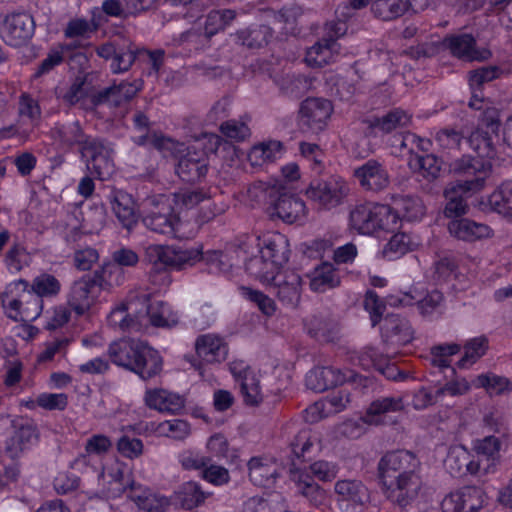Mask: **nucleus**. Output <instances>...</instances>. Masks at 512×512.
Returning a JSON list of instances; mask_svg holds the SVG:
<instances>
[{
    "instance_id": "1",
    "label": "nucleus",
    "mask_w": 512,
    "mask_h": 512,
    "mask_svg": "<svg viewBox=\"0 0 512 512\" xmlns=\"http://www.w3.org/2000/svg\"><path fill=\"white\" fill-rule=\"evenodd\" d=\"M108 355L114 364L133 371L143 380L158 375L163 366L159 352L146 342L136 339H122L111 343Z\"/></svg>"
},
{
    "instance_id": "2",
    "label": "nucleus",
    "mask_w": 512,
    "mask_h": 512,
    "mask_svg": "<svg viewBox=\"0 0 512 512\" xmlns=\"http://www.w3.org/2000/svg\"><path fill=\"white\" fill-rule=\"evenodd\" d=\"M191 259L186 250L158 244L149 245L145 249L144 260L151 265L150 282L161 288L171 283L168 269H181Z\"/></svg>"
},
{
    "instance_id": "3",
    "label": "nucleus",
    "mask_w": 512,
    "mask_h": 512,
    "mask_svg": "<svg viewBox=\"0 0 512 512\" xmlns=\"http://www.w3.org/2000/svg\"><path fill=\"white\" fill-rule=\"evenodd\" d=\"M451 171L461 177L453 182L452 192L476 193L483 189L491 173V164L481 157L462 156L451 163Z\"/></svg>"
},
{
    "instance_id": "4",
    "label": "nucleus",
    "mask_w": 512,
    "mask_h": 512,
    "mask_svg": "<svg viewBox=\"0 0 512 512\" xmlns=\"http://www.w3.org/2000/svg\"><path fill=\"white\" fill-rule=\"evenodd\" d=\"M349 192V185L342 177L331 175L313 180L306 195L319 209L332 210L344 203Z\"/></svg>"
},
{
    "instance_id": "5",
    "label": "nucleus",
    "mask_w": 512,
    "mask_h": 512,
    "mask_svg": "<svg viewBox=\"0 0 512 512\" xmlns=\"http://www.w3.org/2000/svg\"><path fill=\"white\" fill-rule=\"evenodd\" d=\"M143 203L150 208L142 219L147 229L167 236L177 235L179 218L173 213L165 195L147 197Z\"/></svg>"
},
{
    "instance_id": "6",
    "label": "nucleus",
    "mask_w": 512,
    "mask_h": 512,
    "mask_svg": "<svg viewBox=\"0 0 512 512\" xmlns=\"http://www.w3.org/2000/svg\"><path fill=\"white\" fill-rule=\"evenodd\" d=\"M391 300V304L401 306L416 304L419 314L431 321L441 318L445 313V298L437 289L423 290L412 287L401 298Z\"/></svg>"
},
{
    "instance_id": "7",
    "label": "nucleus",
    "mask_w": 512,
    "mask_h": 512,
    "mask_svg": "<svg viewBox=\"0 0 512 512\" xmlns=\"http://www.w3.org/2000/svg\"><path fill=\"white\" fill-rule=\"evenodd\" d=\"M423 486L421 471L395 476L382 483L385 497L402 508L416 501Z\"/></svg>"
},
{
    "instance_id": "8",
    "label": "nucleus",
    "mask_w": 512,
    "mask_h": 512,
    "mask_svg": "<svg viewBox=\"0 0 512 512\" xmlns=\"http://www.w3.org/2000/svg\"><path fill=\"white\" fill-rule=\"evenodd\" d=\"M421 471L418 457L408 450H396L386 453L378 463V474L381 483L395 476L407 475Z\"/></svg>"
},
{
    "instance_id": "9",
    "label": "nucleus",
    "mask_w": 512,
    "mask_h": 512,
    "mask_svg": "<svg viewBox=\"0 0 512 512\" xmlns=\"http://www.w3.org/2000/svg\"><path fill=\"white\" fill-rule=\"evenodd\" d=\"M362 377L353 370H341L335 367H315L311 369L305 378L308 389L314 392H323L345 382H357Z\"/></svg>"
},
{
    "instance_id": "10",
    "label": "nucleus",
    "mask_w": 512,
    "mask_h": 512,
    "mask_svg": "<svg viewBox=\"0 0 512 512\" xmlns=\"http://www.w3.org/2000/svg\"><path fill=\"white\" fill-rule=\"evenodd\" d=\"M82 158L86 161V167L91 175L100 180L108 179L114 172V164L111 158V148L101 139L96 138L89 142L82 151Z\"/></svg>"
},
{
    "instance_id": "11",
    "label": "nucleus",
    "mask_w": 512,
    "mask_h": 512,
    "mask_svg": "<svg viewBox=\"0 0 512 512\" xmlns=\"http://www.w3.org/2000/svg\"><path fill=\"white\" fill-rule=\"evenodd\" d=\"M17 286L22 287L23 294L5 304L7 316L14 321L28 322L37 319L42 311L43 300L28 291V281L20 279Z\"/></svg>"
},
{
    "instance_id": "12",
    "label": "nucleus",
    "mask_w": 512,
    "mask_h": 512,
    "mask_svg": "<svg viewBox=\"0 0 512 512\" xmlns=\"http://www.w3.org/2000/svg\"><path fill=\"white\" fill-rule=\"evenodd\" d=\"M34 30V19L27 13L10 14L0 25L2 39L13 47L25 44L33 36Z\"/></svg>"
},
{
    "instance_id": "13",
    "label": "nucleus",
    "mask_w": 512,
    "mask_h": 512,
    "mask_svg": "<svg viewBox=\"0 0 512 512\" xmlns=\"http://www.w3.org/2000/svg\"><path fill=\"white\" fill-rule=\"evenodd\" d=\"M100 293L92 276L86 274L72 283L67 295L68 306L81 316L90 310Z\"/></svg>"
},
{
    "instance_id": "14",
    "label": "nucleus",
    "mask_w": 512,
    "mask_h": 512,
    "mask_svg": "<svg viewBox=\"0 0 512 512\" xmlns=\"http://www.w3.org/2000/svg\"><path fill=\"white\" fill-rule=\"evenodd\" d=\"M269 284L274 287L276 297L284 307L297 308L302 294V278L296 271H279Z\"/></svg>"
},
{
    "instance_id": "15",
    "label": "nucleus",
    "mask_w": 512,
    "mask_h": 512,
    "mask_svg": "<svg viewBox=\"0 0 512 512\" xmlns=\"http://www.w3.org/2000/svg\"><path fill=\"white\" fill-rule=\"evenodd\" d=\"M333 112L332 103L324 98H307L300 106V121L312 132L325 129L327 121Z\"/></svg>"
},
{
    "instance_id": "16",
    "label": "nucleus",
    "mask_w": 512,
    "mask_h": 512,
    "mask_svg": "<svg viewBox=\"0 0 512 512\" xmlns=\"http://www.w3.org/2000/svg\"><path fill=\"white\" fill-rule=\"evenodd\" d=\"M142 88V81H121L120 83L104 88L92 96L94 106L108 105L118 107L129 102Z\"/></svg>"
},
{
    "instance_id": "17",
    "label": "nucleus",
    "mask_w": 512,
    "mask_h": 512,
    "mask_svg": "<svg viewBox=\"0 0 512 512\" xmlns=\"http://www.w3.org/2000/svg\"><path fill=\"white\" fill-rule=\"evenodd\" d=\"M208 171V158L205 150L191 145L179 158L176 173L186 182H196L204 178Z\"/></svg>"
},
{
    "instance_id": "18",
    "label": "nucleus",
    "mask_w": 512,
    "mask_h": 512,
    "mask_svg": "<svg viewBox=\"0 0 512 512\" xmlns=\"http://www.w3.org/2000/svg\"><path fill=\"white\" fill-rule=\"evenodd\" d=\"M354 177L366 191L380 192L390 184L387 168L377 160L370 159L354 169Z\"/></svg>"
},
{
    "instance_id": "19",
    "label": "nucleus",
    "mask_w": 512,
    "mask_h": 512,
    "mask_svg": "<svg viewBox=\"0 0 512 512\" xmlns=\"http://www.w3.org/2000/svg\"><path fill=\"white\" fill-rule=\"evenodd\" d=\"M268 214L271 218H279L283 222L292 224L302 220L306 215L304 201L296 195L281 192L272 205L268 207Z\"/></svg>"
},
{
    "instance_id": "20",
    "label": "nucleus",
    "mask_w": 512,
    "mask_h": 512,
    "mask_svg": "<svg viewBox=\"0 0 512 512\" xmlns=\"http://www.w3.org/2000/svg\"><path fill=\"white\" fill-rule=\"evenodd\" d=\"M195 351L198 358L207 364L221 363L228 356V345L221 336L207 333L196 338Z\"/></svg>"
},
{
    "instance_id": "21",
    "label": "nucleus",
    "mask_w": 512,
    "mask_h": 512,
    "mask_svg": "<svg viewBox=\"0 0 512 512\" xmlns=\"http://www.w3.org/2000/svg\"><path fill=\"white\" fill-rule=\"evenodd\" d=\"M381 332L384 341L391 345H406L413 339V329L409 321L395 314L384 317Z\"/></svg>"
},
{
    "instance_id": "22",
    "label": "nucleus",
    "mask_w": 512,
    "mask_h": 512,
    "mask_svg": "<svg viewBox=\"0 0 512 512\" xmlns=\"http://www.w3.org/2000/svg\"><path fill=\"white\" fill-rule=\"evenodd\" d=\"M36 440L37 432L31 424L13 421L12 432L5 441V451L11 458H16Z\"/></svg>"
},
{
    "instance_id": "23",
    "label": "nucleus",
    "mask_w": 512,
    "mask_h": 512,
    "mask_svg": "<svg viewBox=\"0 0 512 512\" xmlns=\"http://www.w3.org/2000/svg\"><path fill=\"white\" fill-rule=\"evenodd\" d=\"M349 401V393L345 390H340L308 407L305 410V419L309 422H317L322 418L328 417L330 414L341 412L346 408Z\"/></svg>"
},
{
    "instance_id": "24",
    "label": "nucleus",
    "mask_w": 512,
    "mask_h": 512,
    "mask_svg": "<svg viewBox=\"0 0 512 512\" xmlns=\"http://www.w3.org/2000/svg\"><path fill=\"white\" fill-rule=\"evenodd\" d=\"M334 492L339 502L362 507L370 500L368 488L357 479L338 480L334 485Z\"/></svg>"
},
{
    "instance_id": "25",
    "label": "nucleus",
    "mask_w": 512,
    "mask_h": 512,
    "mask_svg": "<svg viewBox=\"0 0 512 512\" xmlns=\"http://www.w3.org/2000/svg\"><path fill=\"white\" fill-rule=\"evenodd\" d=\"M403 409L404 402L402 397H380L369 405L361 420L368 425L385 424L389 413L398 412Z\"/></svg>"
},
{
    "instance_id": "26",
    "label": "nucleus",
    "mask_w": 512,
    "mask_h": 512,
    "mask_svg": "<svg viewBox=\"0 0 512 512\" xmlns=\"http://www.w3.org/2000/svg\"><path fill=\"white\" fill-rule=\"evenodd\" d=\"M291 480L297 493L302 495L310 505L318 507L325 500V491L315 482L310 473L302 469L291 470Z\"/></svg>"
},
{
    "instance_id": "27",
    "label": "nucleus",
    "mask_w": 512,
    "mask_h": 512,
    "mask_svg": "<svg viewBox=\"0 0 512 512\" xmlns=\"http://www.w3.org/2000/svg\"><path fill=\"white\" fill-rule=\"evenodd\" d=\"M448 230L455 238L468 242L488 238L492 235V229L488 225L467 218L450 221Z\"/></svg>"
},
{
    "instance_id": "28",
    "label": "nucleus",
    "mask_w": 512,
    "mask_h": 512,
    "mask_svg": "<svg viewBox=\"0 0 512 512\" xmlns=\"http://www.w3.org/2000/svg\"><path fill=\"white\" fill-rule=\"evenodd\" d=\"M249 478L251 482L260 487L270 488L278 477L279 467L270 459L253 457L248 462Z\"/></svg>"
},
{
    "instance_id": "29",
    "label": "nucleus",
    "mask_w": 512,
    "mask_h": 512,
    "mask_svg": "<svg viewBox=\"0 0 512 512\" xmlns=\"http://www.w3.org/2000/svg\"><path fill=\"white\" fill-rule=\"evenodd\" d=\"M112 211L121 225L130 230L137 223L132 197L122 190H112L108 196Z\"/></svg>"
},
{
    "instance_id": "30",
    "label": "nucleus",
    "mask_w": 512,
    "mask_h": 512,
    "mask_svg": "<svg viewBox=\"0 0 512 512\" xmlns=\"http://www.w3.org/2000/svg\"><path fill=\"white\" fill-rule=\"evenodd\" d=\"M145 404L159 412L176 414L184 408V399L165 389H149L145 392Z\"/></svg>"
},
{
    "instance_id": "31",
    "label": "nucleus",
    "mask_w": 512,
    "mask_h": 512,
    "mask_svg": "<svg viewBox=\"0 0 512 512\" xmlns=\"http://www.w3.org/2000/svg\"><path fill=\"white\" fill-rule=\"evenodd\" d=\"M339 53V44L333 38H322L310 47L305 56V62L313 68H321L335 61Z\"/></svg>"
},
{
    "instance_id": "32",
    "label": "nucleus",
    "mask_w": 512,
    "mask_h": 512,
    "mask_svg": "<svg viewBox=\"0 0 512 512\" xmlns=\"http://www.w3.org/2000/svg\"><path fill=\"white\" fill-rule=\"evenodd\" d=\"M378 204L368 202L356 205L349 215V223L351 228L361 234H372L376 231V215Z\"/></svg>"
},
{
    "instance_id": "33",
    "label": "nucleus",
    "mask_w": 512,
    "mask_h": 512,
    "mask_svg": "<svg viewBox=\"0 0 512 512\" xmlns=\"http://www.w3.org/2000/svg\"><path fill=\"white\" fill-rule=\"evenodd\" d=\"M259 253H263L278 271H282L281 267L288 262L290 255L288 239L280 233L268 236Z\"/></svg>"
},
{
    "instance_id": "34",
    "label": "nucleus",
    "mask_w": 512,
    "mask_h": 512,
    "mask_svg": "<svg viewBox=\"0 0 512 512\" xmlns=\"http://www.w3.org/2000/svg\"><path fill=\"white\" fill-rule=\"evenodd\" d=\"M304 325L307 333L320 342H333L338 337V324L329 317L312 315L305 319Z\"/></svg>"
},
{
    "instance_id": "35",
    "label": "nucleus",
    "mask_w": 512,
    "mask_h": 512,
    "mask_svg": "<svg viewBox=\"0 0 512 512\" xmlns=\"http://www.w3.org/2000/svg\"><path fill=\"white\" fill-rule=\"evenodd\" d=\"M340 284V276L330 262H323L316 266L310 274V288L314 292L323 293Z\"/></svg>"
},
{
    "instance_id": "36",
    "label": "nucleus",
    "mask_w": 512,
    "mask_h": 512,
    "mask_svg": "<svg viewBox=\"0 0 512 512\" xmlns=\"http://www.w3.org/2000/svg\"><path fill=\"white\" fill-rule=\"evenodd\" d=\"M133 306V300H129L114 308L108 316L109 325L121 331H140L143 327L142 320L139 316L133 318L130 314L134 310Z\"/></svg>"
},
{
    "instance_id": "37",
    "label": "nucleus",
    "mask_w": 512,
    "mask_h": 512,
    "mask_svg": "<svg viewBox=\"0 0 512 512\" xmlns=\"http://www.w3.org/2000/svg\"><path fill=\"white\" fill-rule=\"evenodd\" d=\"M283 145L280 141L269 140L254 145L248 153V161L253 167H262L282 156Z\"/></svg>"
},
{
    "instance_id": "38",
    "label": "nucleus",
    "mask_w": 512,
    "mask_h": 512,
    "mask_svg": "<svg viewBox=\"0 0 512 512\" xmlns=\"http://www.w3.org/2000/svg\"><path fill=\"white\" fill-rule=\"evenodd\" d=\"M146 315L151 325L160 328H171L178 324L179 315L171 306L160 300L149 302L146 307Z\"/></svg>"
},
{
    "instance_id": "39",
    "label": "nucleus",
    "mask_w": 512,
    "mask_h": 512,
    "mask_svg": "<svg viewBox=\"0 0 512 512\" xmlns=\"http://www.w3.org/2000/svg\"><path fill=\"white\" fill-rule=\"evenodd\" d=\"M98 477L108 478V483L112 485L111 496H120L130 485L129 469L126 464L122 462H114L106 469L100 468Z\"/></svg>"
},
{
    "instance_id": "40",
    "label": "nucleus",
    "mask_w": 512,
    "mask_h": 512,
    "mask_svg": "<svg viewBox=\"0 0 512 512\" xmlns=\"http://www.w3.org/2000/svg\"><path fill=\"white\" fill-rule=\"evenodd\" d=\"M444 43L451 53L460 59L467 61L479 59L475 48L476 40L471 34L452 35L446 37Z\"/></svg>"
},
{
    "instance_id": "41",
    "label": "nucleus",
    "mask_w": 512,
    "mask_h": 512,
    "mask_svg": "<svg viewBox=\"0 0 512 512\" xmlns=\"http://www.w3.org/2000/svg\"><path fill=\"white\" fill-rule=\"evenodd\" d=\"M54 133L64 145L68 147L78 145L81 154L84 148L88 146V143L93 142L97 138L86 135L78 121L57 127Z\"/></svg>"
},
{
    "instance_id": "42",
    "label": "nucleus",
    "mask_w": 512,
    "mask_h": 512,
    "mask_svg": "<svg viewBox=\"0 0 512 512\" xmlns=\"http://www.w3.org/2000/svg\"><path fill=\"white\" fill-rule=\"evenodd\" d=\"M348 362L353 366H358L363 370H370L372 368H383L387 363V356L379 353L376 348L366 346L360 351H350L347 356Z\"/></svg>"
},
{
    "instance_id": "43",
    "label": "nucleus",
    "mask_w": 512,
    "mask_h": 512,
    "mask_svg": "<svg viewBox=\"0 0 512 512\" xmlns=\"http://www.w3.org/2000/svg\"><path fill=\"white\" fill-rule=\"evenodd\" d=\"M393 205L396 207L401 219L407 221L421 220L425 215L423 201L415 195H398L393 198Z\"/></svg>"
},
{
    "instance_id": "44",
    "label": "nucleus",
    "mask_w": 512,
    "mask_h": 512,
    "mask_svg": "<svg viewBox=\"0 0 512 512\" xmlns=\"http://www.w3.org/2000/svg\"><path fill=\"white\" fill-rule=\"evenodd\" d=\"M246 272L262 283L269 284L279 273L276 266L263 253L253 256L245 262Z\"/></svg>"
},
{
    "instance_id": "45",
    "label": "nucleus",
    "mask_w": 512,
    "mask_h": 512,
    "mask_svg": "<svg viewBox=\"0 0 512 512\" xmlns=\"http://www.w3.org/2000/svg\"><path fill=\"white\" fill-rule=\"evenodd\" d=\"M90 276H92L101 292L121 285L125 279L123 269L114 262L105 263L100 269L90 274Z\"/></svg>"
},
{
    "instance_id": "46",
    "label": "nucleus",
    "mask_w": 512,
    "mask_h": 512,
    "mask_svg": "<svg viewBox=\"0 0 512 512\" xmlns=\"http://www.w3.org/2000/svg\"><path fill=\"white\" fill-rule=\"evenodd\" d=\"M410 6V0H375L371 5V11L375 17L390 21L401 17Z\"/></svg>"
},
{
    "instance_id": "47",
    "label": "nucleus",
    "mask_w": 512,
    "mask_h": 512,
    "mask_svg": "<svg viewBox=\"0 0 512 512\" xmlns=\"http://www.w3.org/2000/svg\"><path fill=\"white\" fill-rule=\"evenodd\" d=\"M411 121V115L405 110L395 108L381 117H375L370 121V127L382 133H390L396 128L404 127Z\"/></svg>"
},
{
    "instance_id": "48",
    "label": "nucleus",
    "mask_w": 512,
    "mask_h": 512,
    "mask_svg": "<svg viewBox=\"0 0 512 512\" xmlns=\"http://www.w3.org/2000/svg\"><path fill=\"white\" fill-rule=\"evenodd\" d=\"M476 388H483L490 396H499L512 391L511 381L492 372L483 373L472 381Z\"/></svg>"
},
{
    "instance_id": "49",
    "label": "nucleus",
    "mask_w": 512,
    "mask_h": 512,
    "mask_svg": "<svg viewBox=\"0 0 512 512\" xmlns=\"http://www.w3.org/2000/svg\"><path fill=\"white\" fill-rule=\"evenodd\" d=\"M392 145L399 148L401 154L406 152L411 156H417L420 151L426 152L430 150L432 143L427 138H422L414 133L406 132L395 135L393 137Z\"/></svg>"
},
{
    "instance_id": "50",
    "label": "nucleus",
    "mask_w": 512,
    "mask_h": 512,
    "mask_svg": "<svg viewBox=\"0 0 512 512\" xmlns=\"http://www.w3.org/2000/svg\"><path fill=\"white\" fill-rule=\"evenodd\" d=\"M463 348L464 355L457 365L459 368H468L486 354L489 348V340L485 335L474 337L467 340Z\"/></svg>"
},
{
    "instance_id": "51",
    "label": "nucleus",
    "mask_w": 512,
    "mask_h": 512,
    "mask_svg": "<svg viewBox=\"0 0 512 512\" xmlns=\"http://www.w3.org/2000/svg\"><path fill=\"white\" fill-rule=\"evenodd\" d=\"M470 457V452L464 446H452L448 451L444 464L452 476H463L467 474L469 469Z\"/></svg>"
},
{
    "instance_id": "52",
    "label": "nucleus",
    "mask_w": 512,
    "mask_h": 512,
    "mask_svg": "<svg viewBox=\"0 0 512 512\" xmlns=\"http://www.w3.org/2000/svg\"><path fill=\"white\" fill-rule=\"evenodd\" d=\"M489 205L498 214L512 218V181L503 182L489 196Z\"/></svg>"
},
{
    "instance_id": "53",
    "label": "nucleus",
    "mask_w": 512,
    "mask_h": 512,
    "mask_svg": "<svg viewBox=\"0 0 512 512\" xmlns=\"http://www.w3.org/2000/svg\"><path fill=\"white\" fill-rule=\"evenodd\" d=\"M28 291L41 300L51 298L59 294L61 283L54 275L42 273L33 279L31 285L29 284Z\"/></svg>"
},
{
    "instance_id": "54",
    "label": "nucleus",
    "mask_w": 512,
    "mask_h": 512,
    "mask_svg": "<svg viewBox=\"0 0 512 512\" xmlns=\"http://www.w3.org/2000/svg\"><path fill=\"white\" fill-rule=\"evenodd\" d=\"M271 36V29L266 25H256L236 33L237 42L249 48H259L267 44Z\"/></svg>"
},
{
    "instance_id": "55",
    "label": "nucleus",
    "mask_w": 512,
    "mask_h": 512,
    "mask_svg": "<svg viewBox=\"0 0 512 512\" xmlns=\"http://www.w3.org/2000/svg\"><path fill=\"white\" fill-rule=\"evenodd\" d=\"M280 189L281 187L277 183L256 181L249 185L247 195L255 204H269L271 206Z\"/></svg>"
},
{
    "instance_id": "56",
    "label": "nucleus",
    "mask_w": 512,
    "mask_h": 512,
    "mask_svg": "<svg viewBox=\"0 0 512 512\" xmlns=\"http://www.w3.org/2000/svg\"><path fill=\"white\" fill-rule=\"evenodd\" d=\"M494 134L485 131L482 127H477L467 138L466 142L478 153L479 157L493 158L496 154L494 143Z\"/></svg>"
},
{
    "instance_id": "57",
    "label": "nucleus",
    "mask_w": 512,
    "mask_h": 512,
    "mask_svg": "<svg viewBox=\"0 0 512 512\" xmlns=\"http://www.w3.org/2000/svg\"><path fill=\"white\" fill-rule=\"evenodd\" d=\"M139 49L135 48L132 43H123L119 45L116 53L110 63V70L113 74H121L127 72L136 59L139 57Z\"/></svg>"
},
{
    "instance_id": "58",
    "label": "nucleus",
    "mask_w": 512,
    "mask_h": 512,
    "mask_svg": "<svg viewBox=\"0 0 512 512\" xmlns=\"http://www.w3.org/2000/svg\"><path fill=\"white\" fill-rule=\"evenodd\" d=\"M244 512H285L284 499L276 494L268 499L260 496H254L244 502Z\"/></svg>"
},
{
    "instance_id": "59",
    "label": "nucleus",
    "mask_w": 512,
    "mask_h": 512,
    "mask_svg": "<svg viewBox=\"0 0 512 512\" xmlns=\"http://www.w3.org/2000/svg\"><path fill=\"white\" fill-rule=\"evenodd\" d=\"M207 495L201 486L194 481H189L181 485L177 492V498L181 506L186 510H191L201 505Z\"/></svg>"
},
{
    "instance_id": "60",
    "label": "nucleus",
    "mask_w": 512,
    "mask_h": 512,
    "mask_svg": "<svg viewBox=\"0 0 512 512\" xmlns=\"http://www.w3.org/2000/svg\"><path fill=\"white\" fill-rule=\"evenodd\" d=\"M249 121V116L227 120L220 125V131L226 138L232 141L243 142L251 136V130L248 125Z\"/></svg>"
},
{
    "instance_id": "61",
    "label": "nucleus",
    "mask_w": 512,
    "mask_h": 512,
    "mask_svg": "<svg viewBox=\"0 0 512 512\" xmlns=\"http://www.w3.org/2000/svg\"><path fill=\"white\" fill-rule=\"evenodd\" d=\"M441 163L433 154L417 155L409 160L410 167L418 169L420 174L428 180H434L439 176Z\"/></svg>"
},
{
    "instance_id": "62",
    "label": "nucleus",
    "mask_w": 512,
    "mask_h": 512,
    "mask_svg": "<svg viewBox=\"0 0 512 512\" xmlns=\"http://www.w3.org/2000/svg\"><path fill=\"white\" fill-rule=\"evenodd\" d=\"M235 16V11L231 9L212 10L209 12L204 25V33L206 37L210 38L218 31L223 30L231 23L232 20H234Z\"/></svg>"
},
{
    "instance_id": "63",
    "label": "nucleus",
    "mask_w": 512,
    "mask_h": 512,
    "mask_svg": "<svg viewBox=\"0 0 512 512\" xmlns=\"http://www.w3.org/2000/svg\"><path fill=\"white\" fill-rule=\"evenodd\" d=\"M243 401L248 406H258L263 401L260 379L257 374L244 377L238 384Z\"/></svg>"
},
{
    "instance_id": "64",
    "label": "nucleus",
    "mask_w": 512,
    "mask_h": 512,
    "mask_svg": "<svg viewBox=\"0 0 512 512\" xmlns=\"http://www.w3.org/2000/svg\"><path fill=\"white\" fill-rule=\"evenodd\" d=\"M132 499L139 509L145 512H165L170 506L167 497L153 493L144 492L140 495H133Z\"/></svg>"
}]
</instances>
